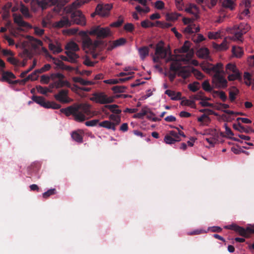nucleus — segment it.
<instances>
[{"label": "nucleus", "mask_w": 254, "mask_h": 254, "mask_svg": "<svg viewBox=\"0 0 254 254\" xmlns=\"http://www.w3.org/2000/svg\"><path fill=\"white\" fill-rule=\"evenodd\" d=\"M127 87L125 86H114L112 88V91L115 93H122L126 89Z\"/></svg>", "instance_id": "79ce46f5"}, {"label": "nucleus", "mask_w": 254, "mask_h": 254, "mask_svg": "<svg viewBox=\"0 0 254 254\" xmlns=\"http://www.w3.org/2000/svg\"><path fill=\"white\" fill-rule=\"evenodd\" d=\"M51 67V66L50 64H46L40 69H38L37 71H39L40 73H41L45 71H48L49 70H50Z\"/></svg>", "instance_id": "774afa93"}, {"label": "nucleus", "mask_w": 254, "mask_h": 254, "mask_svg": "<svg viewBox=\"0 0 254 254\" xmlns=\"http://www.w3.org/2000/svg\"><path fill=\"white\" fill-rule=\"evenodd\" d=\"M149 49L148 46H143L138 49V53L141 60H144L148 56Z\"/></svg>", "instance_id": "5701e85b"}, {"label": "nucleus", "mask_w": 254, "mask_h": 254, "mask_svg": "<svg viewBox=\"0 0 254 254\" xmlns=\"http://www.w3.org/2000/svg\"><path fill=\"white\" fill-rule=\"evenodd\" d=\"M155 7L158 9L161 10L164 7V3L162 0H157L155 3Z\"/></svg>", "instance_id": "69168bd1"}, {"label": "nucleus", "mask_w": 254, "mask_h": 254, "mask_svg": "<svg viewBox=\"0 0 254 254\" xmlns=\"http://www.w3.org/2000/svg\"><path fill=\"white\" fill-rule=\"evenodd\" d=\"M204 93L202 91L198 92L196 95L192 96V98L196 100H210V98L204 96Z\"/></svg>", "instance_id": "7c9ffc66"}, {"label": "nucleus", "mask_w": 254, "mask_h": 254, "mask_svg": "<svg viewBox=\"0 0 254 254\" xmlns=\"http://www.w3.org/2000/svg\"><path fill=\"white\" fill-rule=\"evenodd\" d=\"M164 140L166 143L169 144H174L176 142H177L173 137H172V136L169 135L168 134H166L165 136Z\"/></svg>", "instance_id": "de8ad7c7"}, {"label": "nucleus", "mask_w": 254, "mask_h": 254, "mask_svg": "<svg viewBox=\"0 0 254 254\" xmlns=\"http://www.w3.org/2000/svg\"><path fill=\"white\" fill-rule=\"evenodd\" d=\"M202 87L204 90L207 92H211L212 90V87H211L208 80H205L202 83Z\"/></svg>", "instance_id": "c03bdc74"}, {"label": "nucleus", "mask_w": 254, "mask_h": 254, "mask_svg": "<svg viewBox=\"0 0 254 254\" xmlns=\"http://www.w3.org/2000/svg\"><path fill=\"white\" fill-rule=\"evenodd\" d=\"M12 7V3L11 2H7L2 7L4 11L3 17H5L9 14V10Z\"/></svg>", "instance_id": "58836bf2"}, {"label": "nucleus", "mask_w": 254, "mask_h": 254, "mask_svg": "<svg viewBox=\"0 0 254 254\" xmlns=\"http://www.w3.org/2000/svg\"><path fill=\"white\" fill-rule=\"evenodd\" d=\"M192 73L194 74L195 77L199 80L202 79L204 75L200 71L192 68Z\"/></svg>", "instance_id": "09e8293b"}, {"label": "nucleus", "mask_w": 254, "mask_h": 254, "mask_svg": "<svg viewBox=\"0 0 254 254\" xmlns=\"http://www.w3.org/2000/svg\"><path fill=\"white\" fill-rule=\"evenodd\" d=\"M82 45L85 49L94 50L97 48L98 43L97 42H93L91 38L87 36L83 40Z\"/></svg>", "instance_id": "1a4fd4ad"}, {"label": "nucleus", "mask_w": 254, "mask_h": 254, "mask_svg": "<svg viewBox=\"0 0 254 254\" xmlns=\"http://www.w3.org/2000/svg\"><path fill=\"white\" fill-rule=\"evenodd\" d=\"M96 12L97 13V14L101 15L103 17H106L107 15H104L103 14H105L106 12V10L103 8V6L102 5L98 4L96 8Z\"/></svg>", "instance_id": "a18cd8bd"}, {"label": "nucleus", "mask_w": 254, "mask_h": 254, "mask_svg": "<svg viewBox=\"0 0 254 254\" xmlns=\"http://www.w3.org/2000/svg\"><path fill=\"white\" fill-rule=\"evenodd\" d=\"M56 193V189H50L47 191L43 193V197L44 198H48L50 196L55 194Z\"/></svg>", "instance_id": "3c124183"}, {"label": "nucleus", "mask_w": 254, "mask_h": 254, "mask_svg": "<svg viewBox=\"0 0 254 254\" xmlns=\"http://www.w3.org/2000/svg\"><path fill=\"white\" fill-rule=\"evenodd\" d=\"M37 4L41 7L43 10L45 9L49 6L54 5L57 2L58 0H36Z\"/></svg>", "instance_id": "9b49d317"}, {"label": "nucleus", "mask_w": 254, "mask_h": 254, "mask_svg": "<svg viewBox=\"0 0 254 254\" xmlns=\"http://www.w3.org/2000/svg\"><path fill=\"white\" fill-rule=\"evenodd\" d=\"M124 29L128 32H132L134 29V25L130 23H127L124 25Z\"/></svg>", "instance_id": "680f3d73"}, {"label": "nucleus", "mask_w": 254, "mask_h": 254, "mask_svg": "<svg viewBox=\"0 0 254 254\" xmlns=\"http://www.w3.org/2000/svg\"><path fill=\"white\" fill-rule=\"evenodd\" d=\"M91 100L101 104H107L113 103L114 101V98L112 96H108L104 92H99L93 94V97L91 98Z\"/></svg>", "instance_id": "39448f33"}, {"label": "nucleus", "mask_w": 254, "mask_h": 254, "mask_svg": "<svg viewBox=\"0 0 254 254\" xmlns=\"http://www.w3.org/2000/svg\"><path fill=\"white\" fill-rule=\"evenodd\" d=\"M236 28H237L239 30L242 31L243 32V33H246L250 29V26L247 23H242L238 26H235Z\"/></svg>", "instance_id": "2f4dec72"}, {"label": "nucleus", "mask_w": 254, "mask_h": 254, "mask_svg": "<svg viewBox=\"0 0 254 254\" xmlns=\"http://www.w3.org/2000/svg\"><path fill=\"white\" fill-rule=\"evenodd\" d=\"M141 26L143 28H147L150 27H153L154 24L153 23L149 21L148 19H146L141 22Z\"/></svg>", "instance_id": "8fccbe9b"}, {"label": "nucleus", "mask_w": 254, "mask_h": 254, "mask_svg": "<svg viewBox=\"0 0 254 254\" xmlns=\"http://www.w3.org/2000/svg\"><path fill=\"white\" fill-rule=\"evenodd\" d=\"M132 78V76H128L125 78H121L119 79H108L104 81V82L107 84H116L119 82H124L127 81H128L130 79H131Z\"/></svg>", "instance_id": "412c9836"}, {"label": "nucleus", "mask_w": 254, "mask_h": 254, "mask_svg": "<svg viewBox=\"0 0 254 254\" xmlns=\"http://www.w3.org/2000/svg\"><path fill=\"white\" fill-rule=\"evenodd\" d=\"M168 134L172 136V137H173L174 139H175L177 141L179 142L181 141L180 137L179 136L178 133L175 131L171 130L169 131V134Z\"/></svg>", "instance_id": "13d9d810"}, {"label": "nucleus", "mask_w": 254, "mask_h": 254, "mask_svg": "<svg viewBox=\"0 0 254 254\" xmlns=\"http://www.w3.org/2000/svg\"><path fill=\"white\" fill-rule=\"evenodd\" d=\"M195 24H190L188 25L183 30L186 34H190L193 33V28L195 27Z\"/></svg>", "instance_id": "4c0bfd02"}, {"label": "nucleus", "mask_w": 254, "mask_h": 254, "mask_svg": "<svg viewBox=\"0 0 254 254\" xmlns=\"http://www.w3.org/2000/svg\"><path fill=\"white\" fill-rule=\"evenodd\" d=\"M98 125L100 127H103L109 129H112L113 131H115L116 129V124H115L114 123H112L109 121H104L99 123Z\"/></svg>", "instance_id": "a211bd4d"}, {"label": "nucleus", "mask_w": 254, "mask_h": 254, "mask_svg": "<svg viewBox=\"0 0 254 254\" xmlns=\"http://www.w3.org/2000/svg\"><path fill=\"white\" fill-rule=\"evenodd\" d=\"M40 73L39 71H37V69L35 70L31 74H29L27 77L20 80V84H24L28 80H35L38 77V74Z\"/></svg>", "instance_id": "6ab92c4d"}, {"label": "nucleus", "mask_w": 254, "mask_h": 254, "mask_svg": "<svg viewBox=\"0 0 254 254\" xmlns=\"http://www.w3.org/2000/svg\"><path fill=\"white\" fill-rule=\"evenodd\" d=\"M105 107L109 109L111 112L114 114H120L122 112L121 110L117 109L119 106L116 104L106 105L105 106Z\"/></svg>", "instance_id": "c85d7f7f"}, {"label": "nucleus", "mask_w": 254, "mask_h": 254, "mask_svg": "<svg viewBox=\"0 0 254 254\" xmlns=\"http://www.w3.org/2000/svg\"><path fill=\"white\" fill-rule=\"evenodd\" d=\"M14 22L21 27H27L29 26L27 22L23 20L22 16L20 15L14 14Z\"/></svg>", "instance_id": "aec40b11"}, {"label": "nucleus", "mask_w": 254, "mask_h": 254, "mask_svg": "<svg viewBox=\"0 0 254 254\" xmlns=\"http://www.w3.org/2000/svg\"><path fill=\"white\" fill-rule=\"evenodd\" d=\"M212 46L217 51H225L228 48V42L226 39H224L220 44L213 43Z\"/></svg>", "instance_id": "4468645a"}, {"label": "nucleus", "mask_w": 254, "mask_h": 254, "mask_svg": "<svg viewBox=\"0 0 254 254\" xmlns=\"http://www.w3.org/2000/svg\"><path fill=\"white\" fill-rule=\"evenodd\" d=\"M60 112L68 117L72 115L75 121L82 122L88 119L86 116H92L90 106L86 104H74L60 109Z\"/></svg>", "instance_id": "f257e3e1"}, {"label": "nucleus", "mask_w": 254, "mask_h": 254, "mask_svg": "<svg viewBox=\"0 0 254 254\" xmlns=\"http://www.w3.org/2000/svg\"><path fill=\"white\" fill-rule=\"evenodd\" d=\"M190 42L189 41H186L183 45V46L181 47L180 51L182 53H186L190 49Z\"/></svg>", "instance_id": "603ef678"}, {"label": "nucleus", "mask_w": 254, "mask_h": 254, "mask_svg": "<svg viewBox=\"0 0 254 254\" xmlns=\"http://www.w3.org/2000/svg\"><path fill=\"white\" fill-rule=\"evenodd\" d=\"M90 0H76L71 4L66 6L65 8L66 12L70 14V18L74 23L82 26L85 25V17L82 14V12L79 10H77V8Z\"/></svg>", "instance_id": "7ed1b4c3"}, {"label": "nucleus", "mask_w": 254, "mask_h": 254, "mask_svg": "<svg viewBox=\"0 0 254 254\" xmlns=\"http://www.w3.org/2000/svg\"><path fill=\"white\" fill-rule=\"evenodd\" d=\"M197 121L199 122L203 123L204 125H207L208 123L210 122V119L208 115L203 114L197 119Z\"/></svg>", "instance_id": "473e14b6"}, {"label": "nucleus", "mask_w": 254, "mask_h": 254, "mask_svg": "<svg viewBox=\"0 0 254 254\" xmlns=\"http://www.w3.org/2000/svg\"><path fill=\"white\" fill-rule=\"evenodd\" d=\"M66 51H70L73 52L78 51L79 50L78 45L74 42H70L65 46Z\"/></svg>", "instance_id": "393cba45"}, {"label": "nucleus", "mask_w": 254, "mask_h": 254, "mask_svg": "<svg viewBox=\"0 0 254 254\" xmlns=\"http://www.w3.org/2000/svg\"><path fill=\"white\" fill-rule=\"evenodd\" d=\"M50 57L51 59H52L54 63L56 65H57L58 66H59V67H60L62 69L63 66L64 65V63L61 60H60L57 58H54L52 56H51Z\"/></svg>", "instance_id": "bf43d9fd"}, {"label": "nucleus", "mask_w": 254, "mask_h": 254, "mask_svg": "<svg viewBox=\"0 0 254 254\" xmlns=\"http://www.w3.org/2000/svg\"><path fill=\"white\" fill-rule=\"evenodd\" d=\"M127 42V40L124 38H121L115 41H114L113 43L108 47L109 50H112L113 49L124 45Z\"/></svg>", "instance_id": "f3484780"}, {"label": "nucleus", "mask_w": 254, "mask_h": 254, "mask_svg": "<svg viewBox=\"0 0 254 254\" xmlns=\"http://www.w3.org/2000/svg\"><path fill=\"white\" fill-rule=\"evenodd\" d=\"M71 25L70 21L67 18L63 17L62 19L57 22L56 26L59 28L68 27Z\"/></svg>", "instance_id": "a878e982"}, {"label": "nucleus", "mask_w": 254, "mask_h": 254, "mask_svg": "<svg viewBox=\"0 0 254 254\" xmlns=\"http://www.w3.org/2000/svg\"><path fill=\"white\" fill-rule=\"evenodd\" d=\"M72 139L78 143H82L83 142V137L77 131H73L71 134Z\"/></svg>", "instance_id": "72a5a7b5"}, {"label": "nucleus", "mask_w": 254, "mask_h": 254, "mask_svg": "<svg viewBox=\"0 0 254 254\" xmlns=\"http://www.w3.org/2000/svg\"><path fill=\"white\" fill-rule=\"evenodd\" d=\"M237 71H238V69L234 64L230 63L227 64L226 66V71L228 74L230 73L231 72H234Z\"/></svg>", "instance_id": "f704fd0d"}, {"label": "nucleus", "mask_w": 254, "mask_h": 254, "mask_svg": "<svg viewBox=\"0 0 254 254\" xmlns=\"http://www.w3.org/2000/svg\"><path fill=\"white\" fill-rule=\"evenodd\" d=\"M68 93V90L62 89L59 91L58 94H55L54 97L57 101L61 103H67L70 101L67 96Z\"/></svg>", "instance_id": "0eeeda50"}, {"label": "nucleus", "mask_w": 254, "mask_h": 254, "mask_svg": "<svg viewBox=\"0 0 254 254\" xmlns=\"http://www.w3.org/2000/svg\"><path fill=\"white\" fill-rule=\"evenodd\" d=\"M65 54L68 57V62L71 63H77L79 56L75 52L70 51H66Z\"/></svg>", "instance_id": "2eb2a0df"}, {"label": "nucleus", "mask_w": 254, "mask_h": 254, "mask_svg": "<svg viewBox=\"0 0 254 254\" xmlns=\"http://www.w3.org/2000/svg\"><path fill=\"white\" fill-rule=\"evenodd\" d=\"M224 228L233 230L238 233L240 236L245 238H249L251 234H254V225L247 227L245 229L236 224H232L224 226Z\"/></svg>", "instance_id": "20e7f679"}, {"label": "nucleus", "mask_w": 254, "mask_h": 254, "mask_svg": "<svg viewBox=\"0 0 254 254\" xmlns=\"http://www.w3.org/2000/svg\"><path fill=\"white\" fill-rule=\"evenodd\" d=\"M124 22V19L123 17L120 16L119 17L118 20L117 21L112 23L110 26L112 27H119L121 26Z\"/></svg>", "instance_id": "37998d69"}, {"label": "nucleus", "mask_w": 254, "mask_h": 254, "mask_svg": "<svg viewBox=\"0 0 254 254\" xmlns=\"http://www.w3.org/2000/svg\"><path fill=\"white\" fill-rule=\"evenodd\" d=\"M42 107L47 109H58L61 107V106L60 104L55 102L46 101L45 100L43 105H42Z\"/></svg>", "instance_id": "4be33fe9"}, {"label": "nucleus", "mask_w": 254, "mask_h": 254, "mask_svg": "<svg viewBox=\"0 0 254 254\" xmlns=\"http://www.w3.org/2000/svg\"><path fill=\"white\" fill-rule=\"evenodd\" d=\"M203 70L208 73L211 71L214 73L212 82L215 88L225 89L227 87L228 82L223 75V64L221 63H217L216 65L210 64L207 67H205Z\"/></svg>", "instance_id": "f03ea898"}, {"label": "nucleus", "mask_w": 254, "mask_h": 254, "mask_svg": "<svg viewBox=\"0 0 254 254\" xmlns=\"http://www.w3.org/2000/svg\"><path fill=\"white\" fill-rule=\"evenodd\" d=\"M155 116V114L148 109V113L146 115L147 118L153 122H158L161 120L160 118H157Z\"/></svg>", "instance_id": "c9c22d12"}, {"label": "nucleus", "mask_w": 254, "mask_h": 254, "mask_svg": "<svg viewBox=\"0 0 254 254\" xmlns=\"http://www.w3.org/2000/svg\"><path fill=\"white\" fill-rule=\"evenodd\" d=\"M232 52L237 58H241L244 54L243 49L240 47L233 46Z\"/></svg>", "instance_id": "bb28decb"}, {"label": "nucleus", "mask_w": 254, "mask_h": 254, "mask_svg": "<svg viewBox=\"0 0 254 254\" xmlns=\"http://www.w3.org/2000/svg\"><path fill=\"white\" fill-rule=\"evenodd\" d=\"M148 113V108H143L142 109L140 112L137 113L136 114V116L139 118H141L144 116H146L147 113Z\"/></svg>", "instance_id": "0e129e2a"}, {"label": "nucleus", "mask_w": 254, "mask_h": 254, "mask_svg": "<svg viewBox=\"0 0 254 254\" xmlns=\"http://www.w3.org/2000/svg\"><path fill=\"white\" fill-rule=\"evenodd\" d=\"M192 70V67L188 66H181L178 72V76H181L185 79L188 78L191 75Z\"/></svg>", "instance_id": "9d476101"}, {"label": "nucleus", "mask_w": 254, "mask_h": 254, "mask_svg": "<svg viewBox=\"0 0 254 254\" xmlns=\"http://www.w3.org/2000/svg\"><path fill=\"white\" fill-rule=\"evenodd\" d=\"M110 119L115 122V123L114 124H116V126L118 125L121 122V118L119 116L111 115L110 116Z\"/></svg>", "instance_id": "338daca9"}, {"label": "nucleus", "mask_w": 254, "mask_h": 254, "mask_svg": "<svg viewBox=\"0 0 254 254\" xmlns=\"http://www.w3.org/2000/svg\"><path fill=\"white\" fill-rule=\"evenodd\" d=\"M49 49L53 52V54H58L62 51V49L60 46H56L53 43L49 44Z\"/></svg>", "instance_id": "c756f323"}, {"label": "nucleus", "mask_w": 254, "mask_h": 254, "mask_svg": "<svg viewBox=\"0 0 254 254\" xmlns=\"http://www.w3.org/2000/svg\"><path fill=\"white\" fill-rule=\"evenodd\" d=\"M20 11L24 16H28L29 15L28 8L23 4L21 5Z\"/></svg>", "instance_id": "e2e57ef3"}, {"label": "nucleus", "mask_w": 254, "mask_h": 254, "mask_svg": "<svg viewBox=\"0 0 254 254\" xmlns=\"http://www.w3.org/2000/svg\"><path fill=\"white\" fill-rule=\"evenodd\" d=\"M181 67V66L178 64L177 63H173L171 64L170 69L171 71L178 72Z\"/></svg>", "instance_id": "5fc2aeb1"}, {"label": "nucleus", "mask_w": 254, "mask_h": 254, "mask_svg": "<svg viewBox=\"0 0 254 254\" xmlns=\"http://www.w3.org/2000/svg\"><path fill=\"white\" fill-rule=\"evenodd\" d=\"M199 82L195 81L192 83L189 84L188 88L190 91L194 92L198 90V89H199Z\"/></svg>", "instance_id": "ea45409f"}, {"label": "nucleus", "mask_w": 254, "mask_h": 254, "mask_svg": "<svg viewBox=\"0 0 254 254\" xmlns=\"http://www.w3.org/2000/svg\"><path fill=\"white\" fill-rule=\"evenodd\" d=\"M30 40L33 42L32 46L35 48H37L39 46H42L43 45V42H42V41L34 38L33 37H30Z\"/></svg>", "instance_id": "a19ab883"}, {"label": "nucleus", "mask_w": 254, "mask_h": 254, "mask_svg": "<svg viewBox=\"0 0 254 254\" xmlns=\"http://www.w3.org/2000/svg\"><path fill=\"white\" fill-rule=\"evenodd\" d=\"M99 120L95 119L91 121H87L85 123V124L86 126L88 127H94L98 123Z\"/></svg>", "instance_id": "052dcab7"}, {"label": "nucleus", "mask_w": 254, "mask_h": 254, "mask_svg": "<svg viewBox=\"0 0 254 254\" xmlns=\"http://www.w3.org/2000/svg\"><path fill=\"white\" fill-rule=\"evenodd\" d=\"M208 37L210 39H215L220 37V33L219 32H209Z\"/></svg>", "instance_id": "864d4df0"}, {"label": "nucleus", "mask_w": 254, "mask_h": 254, "mask_svg": "<svg viewBox=\"0 0 254 254\" xmlns=\"http://www.w3.org/2000/svg\"><path fill=\"white\" fill-rule=\"evenodd\" d=\"M235 91H230L229 92V99L231 102H233L236 99V96L238 93L239 90L235 87H233Z\"/></svg>", "instance_id": "49530a36"}, {"label": "nucleus", "mask_w": 254, "mask_h": 254, "mask_svg": "<svg viewBox=\"0 0 254 254\" xmlns=\"http://www.w3.org/2000/svg\"><path fill=\"white\" fill-rule=\"evenodd\" d=\"M32 100L33 101L36 102V103L39 104L41 106L43 105L44 102L45 100V98L42 96H37L35 95H33L32 97Z\"/></svg>", "instance_id": "e433bc0d"}, {"label": "nucleus", "mask_w": 254, "mask_h": 254, "mask_svg": "<svg viewBox=\"0 0 254 254\" xmlns=\"http://www.w3.org/2000/svg\"><path fill=\"white\" fill-rule=\"evenodd\" d=\"M236 1V0H224L222 2V6L223 7L233 10L236 5L235 3Z\"/></svg>", "instance_id": "b1692460"}, {"label": "nucleus", "mask_w": 254, "mask_h": 254, "mask_svg": "<svg viewBox=\"0 0 254 254\" xmlns=\"http://www.w3.org/2000/svg\"><path fill=\"white\" fill-rule=\"evenodd\" d=\"M233 127L235 129L241 132H244L247 133L254 132V129L253 128L249 127H245L243 126L240 123H239L238 124H234Z\"/></svg>", "instance_id": "ddd939ff"}, {"label": "nucleus", "mask_w": 254, "mask_h": 254, "mask_svg": "<svg viewBox=\"0 0 254 254\" xmlns=\"http://www.w3.org/2000/svg\"><path fill=\"white\" fill-rule=\"evenodd\" d=\"M196 55L199 58L207 59L209 57V51L207 48H201L197 51Z\"/></svg>", "instance_id": "dca6fc26"}, {"label": "nucleus", "mask_w": 254, "mask_h": 254, "mask_svg": "<svg viewBox=\"0 0 254 254\" xmlns=\"http://www.w3.org/2000/svg\"><path fill=\"white\" fill-rule=\"evenodd\" d=\"M16 77L13 73L10 71H4L2 74V81H6L9 84H16L18 83H20V81L19 80H16L14 81L11 80V79H14Z\"/></svg>", "instance_id": "6e6552de"}, {"label": "nucleus", "mask_w": 254, "mask_h": 254, "mask_svg": "<svg viewBox=\"0 0 254 254\" xmlns=\"http://www.w3.org/2000/svg\"><path fill=\"white\" fill-rule=\"evenodd\" d=\"M180 16V14L178 13H171L167 15V19L171 21H175L177 20Z\"/></svg>", "instance_id": "6e6d98bb"}, {"label": "nucleus", "mask_w": 254, "mask_h": 254, "mask_svg": "<svg viewBox=\"0 0 254 254\" xmlns=\"http://www.w3.org/2000/svg\"><path fill=\"white\" fill-rule=\"evenodd\" d=\"M229 75L228 77V79L229 81H234L236 79L238 80H241L242 79V76L240 72L238 71H237L234 72L228 73Z\"/></svg>", "instance_id": "cd10ccee"}, {"label": "nucleus", "mask_w": 254, "mask_h": 254, "mask_svg": "<svg viewBox=\"0 0 254 254\" xmlns=\"http://www.w3.org/2000/svg\"><path fill=\"white\" fill-rule=\"evenodd\" d=\"M36 88L38 92L43 94H46L47 92H51L48 88L43 87L40 85L37 86Z\"/></svg>", "instance_id": "4d7b16f0"}, {"label": "nucleus", "mask_w": 254, "mask_h": 254, "mask_svg": "<svg viewBox=\"0 0 254 254\" xmlns=\"http://www.w3.org/2000/svg\"><path fill=\"white\" fill-rule=\"evenodd\" d=\"M90 34L96 35L100 38H105L111 35V31L108 27L103 28L97 26L91 29Z\"/></svg>", "instance_id": "423d86ee"}, {"label": "nucleus", "mask_w": 254, "mask_h": 254, "mask_svg": "<svg viewBox=\"0 0 254 254\" xmlns=\"http://www.w3.org/2000/svg\"><path fill=\"white\" fill-rule=\"evenodd\" d=\"M155 54L156 56H159L160 59H165L167 57V52L163 45L158 44L156 46Z\"/></svg>", "instance_id": "f8f14e48"}]
</instances>
